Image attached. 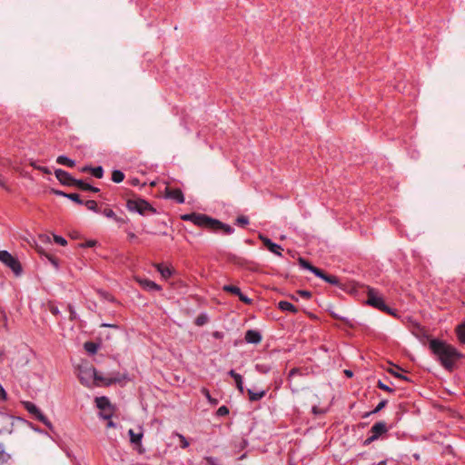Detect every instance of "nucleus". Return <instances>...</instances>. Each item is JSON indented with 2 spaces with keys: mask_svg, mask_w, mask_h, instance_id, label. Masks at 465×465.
Masks as SVG:
<instances>
[{
  "mask_svg": "<svg viewBox=\"0 0 465 465\" xmlns=\"http://www.w3.org/2000/svg\"><path fill=\"white\" fill-rule=\"evenodd\" d=\"M377 387L382 391H388V392H393L394 390L388 385L384 384L381 380L377 382Z\"/></svg>",
  "mask_w": 465,
  "mask_h": 465,
  "instance_id": "44",
  "label": "nucleus"
},
{
  "mask_svg": "<svg viewBox=\"0 0 465 465\" xmlns=\"http://www.w3.org/2000/svg\"><path fill=\"white\" fill-rule=\"evenodd\" d=\"M202 393L205 396V398L208 400V401L212 404V405H217L218 404V400L216 399H213L211 394H210V391L206 389V388H203L202 389Z\"/></svg>",
  "mask_w": 465,
  "mask_h": 465,
  "instance_id": "38",
  "label": "nucleus"
},
{
  "mask_svg": "<svg viewBox=\"0 0 465 465\" xmlns=\"http://www.w3.org/2000/svg\"><path fill=\"white\" fill-rule=\"evenodd\" d=\"M96 407L101 411H106L112 408L110 401L107 397H96L95 398Z\"/></svg>",
  "mask_w": 465,
  "mask_h": 465,
  "instance_id": "15",
  "label": "nucleus"
},
{
  "mask_svg": "<svg viewBox=\"0 0 465 465\" xmlns=\"http://www.w3.org/2000/svg\"><path fill=\"white\" fill-rule=\"evenodd\" d=\"M299 264L302 268L312 272L315 276H317V274H320V270L321 269L316 267V266H314V265H312L309 261H307L304 258H299Z\"/></svg>",
  "mask_w": 465,
  "mask_h": 465,
  "instance_id": "16",
  "label": "nucleus"
},
{
  "mask_svg": "<svg viewBox=\"0 0 465 465\" xmlns=\"http://www.w3.org/2000/svg\"><path fill=\"white\" fill-rule=\"evenodd\" d=\"M2 419L5 421H6V422L10 423L11 425H13V422H12V419L13 418L11 416L2 414Z\"/></svg>",
  "mask_w": 465,
  "mask_h": 465,
  "instance_id": "62",
  "label": "nucleus"
},
{
  "mask_svg": "<svg viewBox=\"0 0 465 465\" xmlns=\"http://www.w3.org/2000/svg\"><path fill=\"white\" fill-rule=\"evenodd\" d=\"M92 166L91 165H84L80 168L81 173H91Z\"/></svg>",
  "mask_w": 465,
  "mask_h": 465,
  "instance_id": "61",
  "label": "nucleus"
},
{
  "mask_svg": "<svg viewBox=\"0 0 465 465\" xmlns=\"http://www.w3.org/2000/svg\"><path fill=\"white\" fill-rule=\"evenodd\" d=\"M56 163L58 164L65 165L68 167H74L75 165V161L73 159H70L69 157L65 155H59L56 158Z\"/></svg>",
  "mask_w": 465,
  "mask_h": 465,
  "instance_id": "21",
  "label": "nucleus"
},
{
  "mask_svg": "<svg viewBox=\"0 0 465 465\" xmlns=\"http://www.w3.org/2000/svg\"><path fill=\"white\" fill-rule=\"evenodd\" d=\"M388 403V401L387 400H382L379 402V404L374 408V410H372L371 411H369V412H366L362 417L363 418H367L369 416H371V414H375V413H378L379 411H381L383 408H385V406L387 405Z\"/></svg>",
  "mask_w": 465,
  "mask_h": 465,
  "instance_id": "29",
  "label": "nucleus"
},
{
  "mask_svg": "<svg viewBox=\"0 0 465 465\" xmlns=\"http://www.w3.org/2000/svg\"><path fill=\"white\" fill-rule=\"evenodd\" d=\"M238 297L241 302H242L243 303H245L247 305H250L252 303V300L251 298H249L248 296H246L245 294H243L242 292H241V294L238 295Z\"/></svg>",
  "mask_w": 465,
  "mask_h": 465,
  "instance_id": "47",
  "label": "nucleus"
},
{
  "mask_svg": "<svg viewBox=\"0 0 465 465\" xmlns=\"http://www.w3.org/2000/svg\"><path fill=\"white\" fill-rule=\"evenodd\" d=\"M37 169L45 173H47V174L51 173L50 170L45 166H40V167H37Z\"/></svg>",
  "mask_w": 465,
  "mask_h": 465,
  "instance_id": "63",
  "label": "nucleus"
},
{
  "mask_svg": "<svg viewBox=\"0 0 465 465\" xmlns=\"http://www.w3.org/2000/svg\"><path fill=\"white\" fill-rule=\"evenodd\" d=\"M114 220L116 223H118L120 225L124 224V223H126L129 221L128 218H122V217H118L117 215L115 216V218Z\"/></svg>",
  "mask_w": 465,
  "mask_h": 465,
  "instance_id": "58",
  "label": "nucleus"
},
{
  "mask_svg": "<svg viewBox=\"0 0 465 465\" xmlns=\"http://www.w3.org/2000/svg\"><path fill=\"white\" fill-rule=\"evenodd\" d=\"M128 434L130 436V441L133 444L139 445L140 448L138 450L139 453H143L144 450L141 446V441L143 439V432L135 433L134 430L130 429L128 431Z\"/></svg>",
  "mask_w": 465,
  "mask_h": 465,
  "instance_id": "14",
  "label": "nucleus"
},
{
  "mask_svg": "<svg viewBox=\"0 0 465 465\" xmlns=\"http://www.w3.org/2000/svg\"><path fill=\"white\" fill-rule=\"evenodd\" d=\"M66 198L76 203L77 204H84V201L80 198V195L78 193H68V195H66Z\"/></svg>",
  "mask_w": 465,
  "mask_h": 465,
  "instance_id": "40",
  "label": "nucleus"
},
{
  "mask_svg": "<svg viewBox=\"0 0 465 465\" xmlns=\"http://www.w3.org/2000/svg\"><path fill=\"white\" fill-rule=\"evenodd\" d=\"M258 237L262 241L263 245L271 252H272V253H274V254H276L278 256H282V252L283 251V249H282V247L280 244L273 242L271 239H269L268 237L264 236L262 233H260Z\"/></svg>",
  "mask_w": 465,
  "mask_h": 465,
  "instance_id": "8",
  "label": "nucleus"
},
{
  "mask_svg": "<svg viewBox=\"0 0 465 465\" xmlns=\"http://www.w3.org/2000/svg\"><path fill=\"white\" fill-rule=\"evenodd\" d=\"M52 193L55 194V195H58V196H63V197H65L66 198V195H68L67 193H64L63 191H60V190H56V189H52Z\"/></svg>",
  "mask_w": 465,
  "mask_h": 465,
  "instance_id": "56",
  "label": "nucleus"
},
{
  "mask_svg": "<svg viewBox=\"0 0 465 465\" xmlns=\"http://www.w3.org/2000/svg\"><path fill=\"white\" fill-rule=\"evenodd\" d=\"M55 177L57 180L65 186H75L77 179L74 178L69 173L62 169H56L54 171Z\"/></svg>",
  "mask_w": 465,
  "mask_h": 465,
  "instance_id": "7",
  "label": "nucleus"
},
{
  "mask_svg": "<svg viewBox=\"0 0 465 465\" xmlns=\"http://www.w3.org/2000/svg\"><path fill=\"white\" fill-rule=\"evenodd\" d=\"M7 400V393L6 391H5L4 387L2 386V384L0 383V401H6Z\"/></svg>",
  "mask_w": 465,
  "mask_h": 465,
  "instance_id": "51",
  "label": "nucleus"
},
{
  "mask_svg": "<svg viewBox=\"0 0 465 465\" xmlns=\"http://www.w3.org/2000/svg\"><path fill=\"white\" fill-rule=\"evenodd\" d=\"M389 428L385 421H378L374 423L369 433L371 434L376 440H379L382 435L387 434Z\"/></svg>",
  "mask_w": 465,
  "mask_h": 465,
  "instance_id": "10",
  "label": "nucleus"
},
{
  "mask_svg": "<svg viewBox=\"0 0 465 465\" xmlns=\"http://www.w3.org/2000/svg\"><path fill=\"white\" fill-rule=\"evenodd\" d=\"M125 232L127 233L128 239L130 242H134L137 240V236L133 232L125 229Z\"/></svg>",
  "mask_w": 465,
  "mask_h": 465,
  "instance_id": "53",
  "label": "nucleus"
},
{
  "mask_svg": "<svg viewBox=\"0 0 465 465\" xmlns=\"http://www.w3.org/2000/svg\"><path fill=\"white\" fill-rule=\"evenodd\" d=\"M245 341L251 344H258L261 342L262 337L259 331L248 330L244 335Z\"/></svg>",
  "mask_w": 465,
  "mask_h": 465,
  "instance_id": "13",
  "label": "nucleus"
},
{
  "mask_svg": "<svg viewBox=\"0 0 465 465\" xmlns=\"http://www.w3.org/2000/svg\"><path fill=\"white\" fill-rule=\"evenodd\" d=\"M135 282L145 291L147 292H160L162 291V286L151 281L149 279L135 277Z\"/></svg>",
  "mask_w": 465,
  "mask_h": 465,
  "instance_id": "9",
  "label": "nucleus"
},
{
  "mask_svg": "<svg viewBox=\"0 0 465 465\" xmlns=\"http://www.w3.org/2000/svg\"><path fill=\"white\" fill-rule=\"evenodd\" d=\"M97 244V242L95 240H88L84 243H81L80 246L82 248H91L94 247Z\"/></svg>",
  "mask_w": 465,
  "mask_h": 465,
  "instance_id": "48",
  "label": "nucleus"
},
{
  "mask_svg": "<svg viewBox=\"0 0 465 465\" xmlns=\"http://www.w3.org/2000/svg\"><path fill=\"white\" fill-rule=\"evenodd\" d=\"M39 241L42 242H51L50 236L46 234H40Z\"/></svg>",
  "mask_w": 465,
  "mask_h": 465,
  "instance_id": "55",
  "label": "nucleus"
},
{
  "mask_svg": "<svg viewBox=\"0 0 465 465\" xmlns=\"http://www.w3.org/2000/svg\"><path fill=\"white\" fill-rule=\"evenodd\" d=\"M212 335L213 338L218 339V340L223 339L224 336L223 332L219 331H213Z\"/></svg>",
  "mask_w": 465,
  "mask_h": 465,
  "instance_id": "59",
  "label": "nucleus"
},
{
  "mask_svg": "<svg viewBox=\"0 0 465 465\" xmlns=\"http://www.w3.org/2000/svg\"><path fill=\"white\" fill-rule=\"evenodd\" d=\"M124 179V173L120 170H114L112 173V181L115 183L123 182Z\"/></svg>",
  "mask_w": 465,
  "mask_h": 465,
  "instance_id": "32",
  "label": "nucleus"
},
{
  "mask_svg": "<svg viewBox=\"0 0 465 465\" xmlns=\"http://www.w3.org/2000/svg\"><path fill=\"white\" fill-rule=\"evenodd\" d=\"M49 311L54 316H58L60 314V311H59L58 307L54 304L49 305Z\"/></svg>",
  "mask_w": 465,
  "mask_h": 465,
  "instance_id": "50",
  "label": "nucleus"
},
{
  "mask_svg": "<svg viewBox=\"0 0 465 465\" xmlns=\"http://www.w3.org/2000/svg\"><path fill=\"white\" fill-rule=\"evenodd\" d=\"M229 412H230L229 408L225 405H223V406L219 407L218 410L216 411V416L217 417L227 416L229 414Z\"/></svg>",
  "mask_w": 465,
  "mask_h": 465,
  "instance_id": "41",
  "label": "nucleus"
},
{
  "mask_svg": "<svg viewBox=\"0 0 465 465\" xmlns=\"http://www.w3.org/2000/svg\"><path fill=\"white\" fill-rule=\"evenodd\" d=\"M377 440L371 434L363 441V446H368L373 441Z\"/></svg>",
  "mask_w": 465,
  "mask_h": 465,
  "instance_id": "54",
  "label": "nucleus"
},
{
  "mask_svg": "<svg viewBox=\"0 0 465 465\" xmlns=\"http://www.w3.org/2000/svg\"><path fill=\"white\" fill-rule=\"evenodd\" d=\"M100 345L98 343H95L94 341H86L84 343V350L89 353V354H95L99 349Z\"/></svg>",
  "mask_w": 465,
  "mask_h": 465,
  "instance_id": "26",
  "label": "nucleus"
},
{
  "mask_svg": "<svg viewBox=\"0 0 465 465\" xmlns=\"http://www.w3.org/2000/svg\"><path fill=\"white\" fill-rule=\"evenodd\" d=\"M11 459V455L5 450L3 444H0V465L6 463Z\"/></svg>",
  "mask_w": 465,
  "mask_h": 465,
  "instance_id": "33",
  "label": "nucleus"
},
{
  "mask_svg": "<svg viewBox=\"0 0 465 465\" xmlns=\"http://www.w3.org/2000/svg\"><path fill=\"white\" fill-rule=\"evenodd\" d=\"M183 221L192 222L194 225L208 229L213 232L222 231L224 234H232L234 232V229L218 219L208 216L204 213H185L181 216Z\"/></svg>",
  "mask_w": 465,
  "mask_h": 465,
  "instance_id": "2",
  "label": "nucleus"
},
{
  "mask_svg": "<svg viewBox=\"0 0 465 465\" xmlns=\"http://www.w3.org/2000/svg\"><path fill=\"white\" fill-rule=\"evenodd\" d=\"M173 437H177L179 440V446L182 449H186L190 446L189 440L181 433L174 431L173 432Z\"/></svg>",
  "mask_w": 465,
  "mask_h": 465,
  "instance_id": "28",
  "label": "nucleus"
},
{
  "mask_svg": "<svg viewBox=\"0 0 465 465\" xmlns=\"http://www.w3.org/2000/svg\"><path fill=\"white\" fill-rule=\"evenodd\" d=\"M128 211L146 215L148 213H156L157 211L147 201L142 198L128 199L126 202Z\"/></svg>",
  "mask_w": 465,
  "mask_h": 465,
  "instance_id": "5",
  "label": "nucleus"
},
{
  "mask_svg": "<svg viewBox=\"0 0 465 465\" xmlns=\"http://www.w3.org/2000/svg\"><path fill=\"white\" fill-rule=\"evenodd\" d=\"M84 204L90 211H93L94 213L100 212V210L98 209L97 203L94 200H87V201L84 202Z\"/></svg>",
  "mask_w": 465,
  "mask_h": 465,
  "instance_id": "36",
  "label": "nucleus"
},
{
  "mask_svg": "<svg viewBox=\"0 0 465 465\" xmlns=\"http://www.w3.org/2000/svg\"><path fill=\"white\" fill-rule=\"evenodd\" d=\"M278 308L282 312H290L293 314L298 312V309L291 302L287 301H281L278 303Z\"/></svg>",
  "mask_w": 465,
  "mask_h": 465,
  "instance_id": "20",
  "label": "nucleus"
},
{
  "mask_svg": "<svg viewBox=\"0 0 465 465\" xmlns=\"http://www.w3.org/2000/svg\"><path fill=\"white\" fill-rule=\"evenodd\" d=\"M208 321H209V318H208L207 314L201 313L195 318L194 323L197 326H203L204 324H206L208 322Z\"/></svg>",
  "mask_w": 465,
  "mask_h": 465,
  "instance_id": "35",
  "label": "nucleus"
},
{
  "mask_svg": "<svg viewBox=\"0 0 465 465\" xmlns=\"http://www.w3.org/2000/svg\"><path fill=\"white\" fill-rule=\"evenodd\" d=\"M54 241L55 243L61 246H65L67 244V241L64 237L59 235H54Z\"/></svg>",
  "mask_w": 465,
  "mask_h": 465,
  "instance_id": "45",
  "label": "nucleus"
},
{
  "mask_svg": "<svg viewBox=\"0 0 465 465\" xmlns=\"http://www.w3.org/2000/svg\"><path fill=\"white\" fill-rule=\"evenodd\" d=\"M94 177L101 179L104 176V169L102 166L92 167L91 173Z\"/></svg>",
  "mask_w": 465,
  "mask_h": 465,
  "instance_id": "37",
  "label": "nucleus"
},
{
  "mask_svg": "<svg viewBox=\"0 0 465 465\" xmlns=\"http://www.w3.org/2000/svg\"><path fill=\"white\" fill-rule=\"evenodd\" d=\"M223 291L225 292H229V293L234 294L236 296L241 294V292H242L239 287L234 286V285H231V284L223 285Z\"/></svg>",
  "mask_w": 465,
  "mask_h": 465,
  "instance_id": "31",
  "label": "nucleus"
},
{
  "mask_svg": "<svg viewBox=\"0 0 465 465\" xmlns=\"http://www.w3.org/2000/svg\"><path fill=\"white\" fill-rule=\"evenodd\" d=\"M68 311L70 312V320L74 321L76 319V312L74 311V308L72 304L67 305Z\"/></svg>",
  "mask_w": 465,
  "mask_h": 465,
  "instance_id": "49",
  "label": "nucleus"
},
{
  "mask_svg": "<svg viewBox=\"0 0 465 465\" xmlns=\"http://www.w3.org/2000/svg\"><path fill=\"white\" fill-rule=\"evenodd\" d=\"M154 267L163 279H168L173 275V270L162 263H156L154 264Z\"/></svg>",
  "mask_w": 465,
  "mask_h": 465,
  "instance_id": "19",
  "label": "nucleus"
},
{
  "mask_svg": "<svg viewBox=\"0 0 465 465\" xmlns=\"http://www.w3.org/2000/svg\"><path fill=\"white\" fill-rule=\"evenodd\" d=\"M455 331L459 341L465 344V322L458 325Z\"/></svg>",
  "mask_w": 465,
  "mask_h": 465,
  "instance_id": "25",
  "label": "nucleus"
},
{
  "mask_svg": "<svg viewBox=\"0 0 465 465\" xmlns=\"http://www.w3.org/2000/svg\"><path fill=\"white\" fill-rule=\"evenodd\" d=\"M99 415L104 420H110L113 416V408L106 410V411H102L99 413Z\"/></svg>",
  "mask_w": 465,
  "mask_h": 465,
  "instance_id": "43",
  "label": "nucleus"
},
{
  "mask_svg": "<svg viewBox=\"0 0 465 465\" xmlns=\"http://www.w3.org/2000/svg\"><path fill=\"white\" fill-rule=\"evenodd\" d=\"M35 419L45 424L49 430H53V425L51 421L43 414V412L39 410L36 414L34 415Z\"/></svg>",
  "mask_w": 465,
  "mask_h": 465,
  "instance_id": "23",
  "label": "nucleus"
},
{
  "mask_svg": "<svg viewBox=\"0 0 465 465\" xmlns=\"http://www.w3.org/2000/svg\"><path fill=\"white\" fill-rule=\"evenodd\" d=\"M235 224L244 227L249 224V218L244 215L238 216L235 220Z\"/></svg>",
  "mask_w": 465,
  "mask_h": 465,
  "instance_id": "39",
  "label": "nucleus"
},
{
  "mask_svg": "<svg viewBox=\"0 0 465 465\" xmlns=\"http://www.w3.org/2000/svg\"><path fill=\"white\" fill-rule=\"evenodd\" d=\"M317 277L322 279L326 282L340 287L343 289L342 284L340 282V279L332 274L326 273L323 270H320V274H317Z\"/></svg>",
  "mask_w": 465,
  "mask_h": 465,
  "instance_id": "12",
  "label": "nucleus"
},
{
  "mask_svg": "<svg viewBox=\"0 0 465 465\" xmlns=\"http://www.w3.org/2000/svg\"><path fill=\"white\" fill-rule=\"evenodd\" d=\"M22 405L33 416L39 411V408L35 403L28 401H22Z\"/></svg>",
  "mask_w": 465,
  "mask_h": 465,
  "instance_id": "27",
  "label": "nucleus"
},
{
  "mask_svg": "<svg viewBox=\"0 0 465 465\" xmlns=\"http://www.w3.org/2000/svg\"><path fill=\"white\" fill-rule=\"evenodd\" d=\"M108 420H109L108 423H107V427L108 428H114V427H116V424L113 420H111V419Z\"/></svg>",
  "mask_w": 465,
  "mask_h": 465,
  "instance_id": "64",
  "label": "nucleus"
},
{
  "mask_svg": "<svg viewBox=\"0 0 465 465\" xmlns=\"http://www.w3.org/2000/svg\"><path fill=\"white\" fill-rule=\"evenodd\" d=\"M165 197L174 200L178 203H183L185 199L183 191L180 188H169L165 189Z\"/></svg>",
  "mask_w": 465,
  "mask_h": 465,
  "instance_id": "11",
  "label": "nucleus"
},
{
  "mask_svg": "<svg viewBox=\"0 0 465 465\" xmlns=\"http://www.w3.org/2000/svg\"><path fill=\"white\" fill-rule=\"evenodd\" d=\"M35 419L45 424L49 430H53V425L51 421L43 414V412L39 410L36 414L34 415Z\"/></svg>",
  "mask_w": 465,
  "mask_h": 465,
  "instance_id": "24",
  "label": "nucleus"
},
{
  "mask_svg": "<svg viewBox=\"0 0 465 465\" xmlns=\"http://www.w3.org/2000/svg\"><path fill=\"white\" fill-rule=\"evenodd\" d=\"M102 213L105 217L111 218V219H114L116 216L115 213L112 209H109V208H105L104 211H102Z\"/></svg>",
  "mask_w": 465,
  "mask_h": 465,
  "instance_id": "46",
  "label": "nucleus"
},
{
  "mask_svg": "<svg viewBox=\"0 0 465 465\" xmlns=\"http://www.w3.org/2000/svg\"><path fill=\"white\" fill-rule=\"evenodd\" d=\"M75 187H77L78 189H80L82 191H89V192H93V193H98L100 191L99 188L94 187V186L91 185L90 183H87L84 180H79V179H77Z\"/></svg>",
  "mask_w": 465,
  "mask_h": 465,
  "instance_id": "18",
  "label": "nucleus"
},
{
  "mask_svg": "<svg viewBox=\"0 0 465 465\" xmlns=\"http://www.w3.org/2000/svg\"><path fill=\"white\" fill-rule=\"evenodd\" d=\"M91 378H94V380L96 381V384L98 385V382L103 383L105 386H110L114 383L119 382L120 379L116 378H104L101 375H99L97 370L94 367L81 370L79 374V380L82 384L85 386H89V380Z\"/></svg>",
  "mask_w": 465,
  "mask_h": 465,
  "instance_id": "3",
  "label": "nucleus"
},
{
  "mask_svg": "<svg viewBox=\"0 0 465 465\" xmlns=\"http://www.w3.org/2000/svg\"><path fill=\"white\" fill-rule=\"evenodd\" d=\"M37 249H38L39 253L45 255V257L54 266V268L57 269L59 267V261H58V259L56 257H54L52 254H48V253L44 252L41 248L37 247Z\"/></svg>",
  "mask_w": 465,
  "mask_h": 465,
  "instance_id": "34",
  "label": "nucleus"
},
{
  "mask_svg": "<svg viewBox=\"0 0 465 465\" xmlns=\"http://www.w3.org/2000/svg\"><path fill=\"white\" fill-rule=\"evenodd\" d=\"M101 327H103V328H112V329H115V330L119 329V326L117 324H113V323H102Z\"/></svg>",
  "mask_w": 465,
  "mask_h": 465,
  "instance_id": "60",
  "label": "nucleus"
},
{
  "mask_svg": "<svg viewBox=\"0 0 465 465\" xmlns=\"http://www.w3.org/2000/svg\"><path fill=\"white\" fill-rule=\"evenodd\" d=\"M228 374L234 380L236 388L241 393H243L242 377L237 373L234 370H231Z\"/></svg>",
  "mask_w": 465,
  "mask_h": 465,
  "instance_id": "17",
  "label": "nucleus"
},
{
  "mask_svg": "<svg viewBox=\"0 0 465 465\" xmlns=\"http://www.w3.org/2000/svg\"><path fill=\"white\" fill-rule=\"evenodd\" d=\"M247 393H248V396H249V400L251 401H260L261 399H262L266 395V391H261L259 392H254L251 389L247 390Z\"/></svg>",
  "mask_w": 465,
  "mask_h": 465,
  "instance_id": "22",
  "label": "nucleus"
},
{
  "mask_svg": "<svg viewBox=\"0 0 465 465\" xmlns=\"http://www.w3.org/2000/svg\"><path fill=\"white\" fill-rule=\"evenodd\" d=\"M429 349L436 361L449 372L457 369V362L464 358L453 345L437 338L430 340Z\"/></svg>",
  "mask_w": 465,
  "mask_h": 465,
  "instance_id": "1",
  "label": "nucleus"
},
{
  "mask_svg": "<svg viewBox=\"0 0 465 465\" xmlns=\"http://www.w3.org/2000/svg\"><path fill=\"white\" fill-rule=\"evenodd\" d=\"M390 372H391L392 375H394L395 377H397V378H399V379H401V380H403V381H409V378H408L407 376H405V375H402V374H401V373H399V372H395V371H391Z\"/></svg>",
  "mask_w": 465,
  "mask_h": 465,
  "instance_id": "57",
  "label": "nucleus"
},
{
  "mask_svg": "<svg viewBox=\"0 0 465 465\" xmlns=\"http://www.w3.org/2000/svg\"><path fill=\"white\" fill-rule=\"evenodd\" d=\"M296 295L302 299L309 300L312 297V292L306 290H298Z\"/></svg>",
  "mask_w": 465,
  "mask_h": 465,
  "instance_id": "42",
  "label": "nucleus"
},
{
  "mask_svg": "<svg viewBox=\"0 0 465 465\" xmlns=\"http://www.w3.org/2000/svg\"><path fill=\"white\" fill-rule=\"evenodd\" d=\"M255 370L261 374H267L271 371L272 366L268 363H257Z\"/></svg>",
  "mask_w": 465,
  "mask_h": 465,
  "instance_id": "30",
  "label": "nucleus"
},
{
  "mask_svg": "<svg viewBox=\"0 0 465 465\" xmlns=\"http://www.w3.org/2000/svg\"><path fill=\"white\" fill-rule=\"evenodd\" d=\"M367 303L382 312H385L389 315H393V316H396L397 315V311L394 310V309H391L384 302V299L382 298V296L379 295V293L373 289V288H370L368 290V293H367Z\"/></svg>",
  "mask_w": 465,
  "mask_h": 465,
  "instance_id": "4",
  "label": "nucleus"
},
{
  "mask_svg": "<svg viewBox=\"0 0 465 465\" xmlns=\"http://www.w3.org/2000/svg\"><path fill=\"white\" fill-rule=\"evenodd\" d=\"M0 262L10 268L15 275H20L23 272L22 265L18 259L13 256L7 251H0Z\"/></svg>",
  "mask_w": 465,
  "mask_h": 465,
  "instance_id": "6",
  "label": "nucleus"
},
{
  "mask_svg": "<svg viewBox=\"0 0 465 465\" xmlns=\"http://www.w3.org/2000/svg\"><path fill=\"white\" fill-rule=\"evenodd\" d=\"M302 371H301V369L299 368H292L290 372H289V375H288V379L290 380L292 377H293L294 375L296 374H301Z\"/></svg>",
  "mask_w": 465,
  "mask_h": 465,
  "instance_id": "52",
  "label": "nucleus"
}]
</instances>
